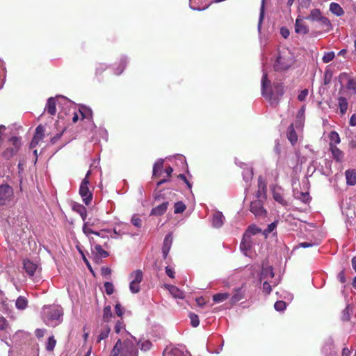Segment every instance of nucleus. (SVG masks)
<instances>
[{
	"label": "nucleus",
	"instance_id": "26",
	"mask_svg": "<svg viewBox=\"0 0 356 356\" xmlns=\"http://www.w3.org/2000/svg\"><path fill=\"white\" fill-rule=\"evenodd\" d=\"M130 277L131 278V281L133 282L140 284L143 278V274L141 270H136L134 271L131 275Z\"/></svg>",
	"mask_w": 356,
	"mask_h": 356
},
{
	"label": "nucleus",
	"instance_id": "60",
	"mask_svg": "<svg viewBox=\"0 0 356 356\" xmlns=\"http://www.w3.org/2000/svg\"><path fill=\"white\" fill-rule=\"evenodd\" d=\"M337 279L342 284L346 282L344 270H341L338 273Z\"/></svg>",
	"mask_w": 356,
	"mask_h": 356
},
{
	"label": "nucleus",
	"instance_id": "25",
	"mask_svg": "<svg viewBox=\"0 0 356 356\" xmlns=\"http://www.w3.org/2000/svg\"><path fill=\"white\" fill-rule=\"evenodd\" d=\"M163 356H187V354L179 348H174L169 350H165Z\"/></svg>",
	"mask_w": 356,
	"mask_h": 356
},
{
	"label": "nucleus",
	"instance_id": "40",
	"mask_svg": "<svg viewBox=\"0 0 356 356\" xmlns=\"http://www.w3.org/2000/svg\"><path fill=\"white\" fill-rule=\"evenodd\" d=\"M261 232V229L259 228L255 225H251L248 227L246 232L245 233H248L250 234V237L251 238V235L257 234Z\"/></svg>",
	"mask_w": 356,
	"mask_h": 356
},
{
	"label": "nucleus",
	"instance_id": "28",
	"mask_svg": "<svg viewBox=\"0 0 356 356\" xmlns=\"http://www.w3.org/2000/svg\"><path fill=\"white\" fill-rule=\"evenodd\" d=\"M273 199L278 203L281 204L283 206H286L288 204L287 201L284 198L282 194L279 191L274 190L273 192Z\"/></svg>",
	"mask_w": 356,
	"mask_h": 356
},
{
	"label": "nucleus",
	"instance_id": "37",
	"mask_svg": "<svg viewBox=\"0 0 356 356\" xmlns=\"http://www.w3.org/2000/svg\"><path fill=\"white\" fill-rule=\"evenodd\" d=\"M44 136V127L42 124H39L35 129L34 137L42 140Z\"/></svg>",
	"mask_w": 356,
	"mask_h": 356
},
{
	"label": "nucleus",
	"instance_id": "4",
	"mask_svg": "<svg viewBox=\"0 0 356 356\" xmlns=\"http://www.w3.org/2000/svg\"><path fill=\"white\" fill-rule=\"evenodd\" d=\"M8 143L9 147H8L2 153V156L6 159L10 160L14 156H15L22 147V138L17 136L10 137Z\"/></svg>",
	"mask_w": 356,
	"mask_h": 356
},
{
	"label": "nucleus",
	"instance_id": "22",
	"mask_svg": "<svg viewBox=\"0 0 356 356\" xmlns=\"http://www.w3.org/2000/svg\"><path fill=\"white\" fill-rule=\"evenodd\" d=\"M338 106L340 110V114L343 115L348 108V99L344 97H339L337 98Z\"/></svg>",
	"mask_w": 356,
	"mask_h": 356
},
{
	"label": "nucleus",
	"instance_id": "57",
	"mask_svg": "<svg viewBox=\"0 0 356 356\" xmlns=\"http://www.w3.org/2000/svg\"><path fill=\"white\" fill-rule=\"evenodd\" d=\"M297 198L300 199L303 202H306L309 198V193L307 192H300V195H298Z\"/></svg>",
	"mask_w": 356,
	"mask_h": 356
},
{
	"label": "nucleus",
	"instance_id": "35",
	"mask_svg": "<svg viewBox=\"0 0 356 356\" xmlns=\"http://www.w3.org/2000/svg\"><path fill=\"white\" fill-rule=\"evenodd\" d=\"M127 66V61L125 59H122L119 62L118 67L115 69L114 73L116 75H120L124 70Z\"/></svg>",
	"mask_w": 356,
	"mask_h": 356
},
{
	"label": "nucleus",
	"instance_id": "45",
	"mask_svg": "<svg viewBox=\"0 0 356 356\" xmlns=\"http://www.w3.org/2000/svg\"><path fill=\"white\" fill-rule=\"evenodd\" d=\"M274 307H275V310H277L278 312H282L286 309V304L284 301L279 300V301L275 302V303L274 305Z\"/></svg>",
	"mask_w": 356,
	"mask_h": 356
},
{
	"label": "nucleus",
	"instance_id": "64",
	"mask_svg": "<svg viewBox=\"0 0 356 356\" xmlns=\"http://www.w3.org/2000/svg\"><path fill=\"white\" fill-rule=\"evenodd\" d=\"M349 124L350 126H356V114H353L350 118Z\"/></svg>",
	"mask_w": 356,
	"mask_h": 356
},
{
	"label": "nucleus",
	"instance_id": "61",
	"mask_svg": "<svg viewBox=\"0 0 356 356\" xmlns=\"http://www.w3.org/2000/svg\"><path fill=\"white\" fill-rule=\"evenodd\" d=\"M115 313L118 315V316L121 317L123 314V309L120 303H117L115 306Z\"/></svg>",
	"mask_w": 356,
	"mask_h": 356
},
{
	"label": "nucleus",
	"instance_id": "58",
	"mask_svg": "<svg viewBox=\"0 0 356 356\" xmlns=\"http://www.w3.org/2000/svg\"><path fill=\"white\" fill-rule=\"evenodd\" d=\"M8 327V322L4 317H0V330H5Z\"/></svg>",
	"mask_w": 356,
	"mask_h": 356
},
{
	"label": "nucleus",
	"instance_id": "59",
	"mask_svg": "<svg viewBox=\"0 0 356 356\" xmlns=\"http://www.w3.org/2000/svg\"><path fill=\"white\" fill-rule=\"evenodd\" d=\"M65 129L59 134H57L56 136H54V137H52L51 138V143L52 145L55 144L62 136V135L63 134L64 131H65Z\"/></svg>",
	"mask_w": 356,
	"mask_h": 356
},
{
	"label": "nucleus",
	"instance_id": "13",
	"mask_svg": "<svg viewBox=\"0 0 356 356\" xmlns=\"http://www.w3.org/2000/svg\"><path fill=\"white\" fill-rule=\"evenodd\" d=\"M245 298V290L243 287H238L234 289V294L230 298V302L234 305Z\"/></svg>",
	"mask_w": 356,
	"mask_h": 356
},
{
	"label": "nucleus",
	"instance_id": "62",
	"mask_svg": "<svg viewBox=\"0 0 356 356\" xmlns=\"http://www.w3.org/2000/svg\"><path fill=\"white\" fill-rule=\"evenodd\" d=\"M280 34L284 38L286 39L289 36L290 32L287 28L282 27L280 29Z\"/></svg>",
	"mask_w": 356,
	"mask_h": 356
},
{
	"label": "nucleus",
	"instance_id": "11",
	"mask_svg": "<svg viewBox=\"0 0 356 356\" xmlns=\"http://www.w3.org/2000/svg\"><path fill=\"white\" fill-rule=\"evenodd\" d=\"M267 187L265 182L262 180L261 177L258 179V190L255 193V197L257 200H266V199Z\"/></svg>",
	"mask_w": 356,
	"mask_h": 356
},
{
	"label": "nucleus",
	"instance_id": "43",
	"mask_svg": "<svg viewBox=\"0 0 356 356\" xmlns=\"http://www.w3.org/2000/svg\"><path fill=\"white\" fill-rule=\"evenodd\" d=\"M163 167V161L161 160L154 163L153 167V175L156 176Z\"/></svg>",
	"mask_w": 356,
	"mask_h": 356
},
{
	"label": "nucleus",
	"instance_id": "51",
	"mask_svg": "<svg viewBox=\"0 0 356 356\" xmlns=\"http://www.w3.org/2000/svg\"><path fill=\"white\" fill-rule=\"evenodd\" d=\"M131 222L132 224L137 227H140L142 226V220L140 218H138L137 216L134 215L131 218Z\"/></svg>",
	"mask_w": 356,
	"mask_h": 356
},
{
	"label": "nucleus",
	"instance_id": "47",
	"mask_svg": "<svg viewBox=\"0 0 356 356\" xmlns=\"http://www.w3.org/2000/svg\"><path fill=\"white\" fill-rule=\"evenodd\" d=\"M79 111L82 116V119L92 118V111L88 108H84L82 109H79Z\"/></svg>",
	"mask_w": 356,
	"mask_h": 356
},
{
	"label": "nucleus",
	"instance_id": "24",
	"mask_svg": "<svg viewBox=\"0 0 356 356\" xmlns=\"http://www.w3.org/2000/svg\"><path fill=\"white\" fill-rule=\"evenodd\" d=\"M330 10L337 17L343 15L344 11L339 3H331L330 5Z\"/></svg>",
	"mask_w": 356,
	"mask_h": 356
},
{
	"label": "nucleus",
	"instance_id": "63",
	"mask_svg": "<svg viewBox=\"0 0 356 356\" xmlns=\"http://www.w3.org/2000/svg\"><path fill=\"white\" fill-rule=\"evenodd\" d=\"M178 177L179 179H181V180H183L186 183V184L187 185V186L189 189H191L192 185L184 174H179L178 175Z\"/></svg>",
	"mask_w": 356,
	"mask_h": 356
},
{
	"label": "nucleus",
	"instance_id": "33",
	"mask_svg": "<svg viewBox=\"0 0 356 356\" xmlns=\"http://www.w3.org/2000/svg\"><path fill=\"white\" fill-rule=\"evenodd\" d=\"M27 299L23 296H19L17 300L15 305L19 309H24L27 307Z\"/></svg>",
	"mask_w": 356,
	"mask_h": 356
},
{
	"label": "nucleus",
	"instance_id": "56",
	"mask_svg": "<svg viewBox=\"0 0 356 356\" xmlns=\"http://www.w3.org/2000/svg\"><path fill=\"white\" fill-rule=\"evenodd\" d=\"M263 291L266 294H270L272 291L270 284L266 281L263 284Z\"/></svg>",
	"mask_w": 356,
	"mask_h": 356
},
{
	"label": "nucleus",
	"instance_id": "42",
	"mask_svg": "<svg viewBox=\"0 0 356 356\" xmlns=\"http://www.w3.org/2000/svg\"><path fill=\"white\" fill-rule=\"evenodd\" d=\"M334 56H335V54H334V51L326 52L323 55V56L322 58V60L323 63H327L332 61L334 59Z\"/></svg>",
	"mask_w": 356,
	"mask_h": 356
},
{
	"label": "nucleus",
	"instance_id": "15",
	"mask_svg": "<svg viewBox=\"0 0 356 356\" xmlns=\"http://www.w3.org/2000/svg\"><path fill=\"white\" fill-rule=\"evenodd\" d=\"M172 235L170 234H169L167 236H165V237L163 240V247H162V253H163L164 259H165L167 257V256L170 252V248L172 245Z\"/></svg>",
	"mask_w": 356,
	"mask_h": 356
},
{
	"label": "nucleus",
	"instance_id": "8",
	"mask_svg": "<svg viewBox=\"0 0 356 356\" xmlns=\"http://www.w3.org/2000/svg\"><path fill=\"white\" fill-rule=\"evenodd\" d=\"M13 195V190L8 184L0 186V204L3 205L7 201L10 200Z\"/></svg>",
	"mask_w": 356,
	"mask_h": 356
},
{
	"label": "nucleus",
	"instance_id": "10",
	"mask_svg": "<svg viewBox=\"0 0 356 356\" xmlns=\"http://www.w3.org/2000/svg\"><path fill=\"white\" fill-rule=\"evenodd\" d=\"M63 314V309L60 307H54L47 308V310L44 312L45 317L49 321H58Z\"/></svg>",
	"mask_w": 356,
	"mask_h": 356
},
{
	"label": "nucleus",
	"instance_id": "17",
	"mask_svg": "<svg viewBox=\"0 0 356 356\" xmlns=\"http://www.w3.org/2000/svg\"><path fill=\"white\" fill-rule=\"evenodd\" d=\"M346 184L348 186H355L356 184V170L348 169L345 172Z\"/></svg>",
	"mask_w": 356,
	"mask_h": 356
},
{
	"label": "nucleus",
	"instance_id": "9",
	"mask_svg": "<svg viewBox=\"0 0 356 356\" xmlns=\"http://www.w3.org/2000/svg\"><path fill=\"white\" fill-rule=\"evenodd\" d=\"M250 211L254 213L256 217H265L266 211L264 209L263 202L261 200H256L250 203Z\"/></svg>",
	"mask_w": 356,
	"mask_h": 356
},
{
	"label": "nucleus",
	"instance_id": "16",
	"mask_svg": "<svg viewBox=\"0 0 356 356\" xmlns=\"http://www.w3.org/2000/svg\"><path fill=\"white\" fill-rule=\"evenodd\" d=\"M24 269L29 276H33L38 268V265L29 259L24 260Z\"/></svg>",
	"mask_w": 356,
	"mask_h": 356
},
{
	"label": "nucleus",
	"instance_id": "12",
	"mask_svg": "<svg viewBox=\"0 0 356 356\" xmlns=\"http://www.w3.org/2000/svg\"><path fill=\"white\" fill-rule=\"evenodd\" d=\"M330 150L332 152V158L337 162H342L344 159V153L339 148L337 147L334 143H330Z\"/></svg>",
	"mask_w": 356,
	"mask_h": 356
},
{
	"label": "nucleus",
	"instance_id": "21",
	"mask_svg": "<svg viewBox=\"0 0 356 356\" xmlns=\"http://www.w3.org/2000/svg\"><path fill=\"white\" fill-rule=\"evenodd\" d=\"M286 136L290 143L294 145L298 141V136L294 129L293 124H291L287 129Z\"/></svg>",
	"mask_w": 356,
	"mask_h": 356
},
{
	"label": "nucleus",
	"instance_id": "55",
	"mask_svg": "<svg viewBox=\"0 0 356 356\" xmlns=\"http://www.w3.org/2000/svg\"><path fill=\"white\" fill-rule=\"evenodd\" d=\"M341 318L343 321H348L350 320V315L349 309L348 307L343 311Z\"/></svg>",
	"mask_w": 356,
	"mask_h": 356
},
{
	"label": "nucleus",
	"instance_id": "54",
	"mask_svg": "<svg viewBox=\"0 0 356 356\" xmlns=\"http://www.w3.org/2000/svg\"><path fill=\"white\" fill-rule=\"evenodd\" d=\"M124 325L123 322L120 321H118L115 325L114 330L116 333H120L122 328H124Z\"/></svg>",
	"mask_w": 356,
	"mask_h": 356
},
{
	"label": "nucleus",
	"instance_id": "32",
	"mask_svg": "<svg viewBox=\"0 0 356 356\" xmlns=\"http://www.w3.org/2000/svg\"><path fill=\"white\" fill-rule=\"evenodd\" d=\"M346 88L356 93V76H348Z\"/></svg>",
	"mask_w": 356,
	"mask_h": 356
},
{
	"label": "nucleus",
	"instance_id": "38",
	"mask_svg": "<svg viewBox=\"0 0 356 356\" xmlns=\"http://www.w3.org/2000/svg\"><path fill=\"white\" fill-rule=\"evenodd\" d=\"M329 138H330V143H332L335 145H337V144H339L340 142H341V139H340L339 135L335 131H332L330 133Z\"/></svg>",
	"mask_w": 356,
	"mask_h": 356
},
{
	"label": "nucleus",
	"instance_id": "18",
	"mask_svg": "<svg viewBox=\"0 0 356 356\" xmlns=\"http://www.w3.org/2000/svg\"><path fill=\"white\" fill-rule=\"evenodd\" d=\"M168 202H164L157 207L153 208L151 211V215L160 216L164 214L168 209Z\"/></svg>",
	"mask_w": 356,
	"mask_h": 356
},
{
	"label": "nucleus",
	"instance_id": "14",
	"mask_svg": "<svg viewBox=\"0 0 356 356\" xmlns=\"http://www.w3.org/2000/svg\"><path fill=\"white\" fill-rule=\"evenodd\" d=\"M295 31L299 34H307L309 32L308 27L305 24L302 19L299 17L296 20Z\"/></svg>",
	"mask_w": 356,
	"mask_h": 356
},
{
	"label": "nucleus",
	"instance_id": "39",
	"mask_svg": "<svg viewBox=\"0 0 356 356\" xmlns=\"http://www.w3.org/2000/svg\"><path fill=\"white\" fill-rule=\"evenodd\" d=\"M174 207H175V210H174L175 213H181L186 209L185 204L181 201L176 202L175 204Z\"/></svg>",
	"mask_w": 356,
	"mask_h": 356
},
{
	"label": "nucleus",
	"instance_id": "1",
	"mask_svg": "<svg viewBox=\"0 0 356 356\" xmlns=\"http://www.w3.org/2000/svg\"><path fill=\"white\" fill-rule=\"evenodd\" d=\"M110 356H138L137 346L131 340L122 341L118 339L113 346Z\"/></svg>",
	"mask_w": 356,
	"mask_h": 356
},
{
	"label": "nucleus",
	"instance_id": "23",
	"mask_svg": "<svg viewBox=\"0 0 356 356\" xmlns=\"http://www.w3.org/2000/svg\"><path fill=\"white\" fill-rule=\"evenodd\" d=\"M46 108L48 113L54 115L56 113V101L54 97H49L47 100Z\"/></svg>",
	"mask_w": 356,
	"mask_h": 356
},
{
	"label": "nucleus",
	"instance_id": "7",
	"mask_svg": "<svg viewBox=\"0 0 356 356\" xmlns=\"http://www.w3.org/2000/svg\"><path fill=\"white\" fill-rule=\"evenodd\" d=\"M83 232L87 236H89L90 234H94L96 236L102 238L104 240L103 245L104 248H108L109 237L106 234V232H108L106 229H102L99 232H95L90 229L88 226L87 223H85L83 227Z\"/></svg>",
	"mask_w": 356,
	"mask_h": 356
},
{
	"label": "nucleus",
	"instance_id": "6",
	"mask_svg": "<svg viewBox=\"0 0 356 356\" xmlns=\"http://www.w3.org/2000/svg\"><path fill=\"white\" fill-rule=\"evenodd\" d=\"M89 241L91 245L93 246L92 252L97 259L106 258L109 256L108 252L102 248L103 246L100 244V241H99L98 238L89 237Z\"/></svg>",
	"mask_w": 356,
	"mask_h": 356
},
{
	"label": "nucleus",
	"instance_id": "48",
	"mask_svg": "<svg viewBox=\"0 0 356 356\" xmlns=\"http://www.w3.org/2000/svg\"><path fill=\"white\" fill-rule=\"evenodd\" d=\"M318 22H320L321 25L325 26L327 30L331 28V23L327 17L322 16Z\"/></svg>",
	"mask_w": 356,
	"mask_h": 356
},
{
	"label": "nucleus",
	"instance_id": "2",
	"mask_svg": "<svg viewBox=\"0 0 356 356\" xmlns=\"http://www.w3.org/2000/svg\"><path fill=\"white\" fill-rule=\"evenodd\" d=\"M284 86L281 83H273V90L270 87V81L268 79L267 74L264 73L261 79V94L269 101L273 99V95L279 99L284 95Z\"/></svg>",
	"mask_w": 356,
	"mask_h": 356
},
{
	"label": "nucleus",
	"instance_id": "29",
	"mask_svg": "<svg viewBox=\"0 0 356 356\" xmlns=\"http://www.w3.org/2000/svg\"><path fill=\"white\" fill-rule=\"evenodd\" d=\"M322 17L321 12L319 9H313L311 10L310 14L305 19L314 21H318Z\"/></svg>",
	"mask_w": 356,
	"mask_h": 356
},
{
	"label": "nucleus",
	"instance_id": "49",
	"mask_svg": "<svg viewBox=\"0 0 356 356\" xmlns=\"http://www.w3.org/2000/svg\"><path fill=\"white\" fill-rule=\"evenodd\" d=\"M129 289L133 293H137L140 291V284L131 282L129 284Z\"/></svg>",
	"mask_w": 356,
	"mask_h": 356
},
{
	"label": "nucleus",
	"instance_id": "46",
	"mask_svg": "<svg viewBox=\"0 0 356 356\" xmlns=\"http://www.w3.org/2000/svg\"><path fill=\"white\" fill-rule=\"evenodd\" d=\"M104 286L105 289L106 293L107 295H111L113 293L114 286H113V283H111L110 282H106L104 284Z\"/></svg>",
	"mask_w": 356,
	"mask_h": 356
},
{
	"label": "nucleus",
	"instance_id": "41",
	"mask_svg": "<svg viewBox=\"0 0 356 356\" xmlns=\"http://www.w3.org/2000/svg\"><path fill=\"white\" fill-rule=\"evenodd\" d=\"M189 318L191 320V324L193 327H196L200 324L199 317L197 314L194 313L189 314Z\"/></svg>",
	"mask_w": 356,
	"mask_h": 356
},
{
	"label": "nucleus",
	"instance_id": "36",
	"mask_svg": "<svg viewBox=\"0 0 356 356\" xmlns=\"http://www.w3.org/2000/svg\"><path fill=\"white\" fill-rule=\"evenodd\" d=\"M112 316L111 307L110 305L104 307L103 310V320L108 322Z\"/></svg>",
	"mask_w": 356,
	"mask_h": 356
},
{
	"label": "nucleus",
	"instance_id": "27",
	"mask_svg": "<svg viewBox=\"0 0 356 356\" xmlns=\"http://www.w3.org/2000/svg\"><path fill=\"white\" fill-rule=\"evenodd\" d=\"M72 209L74 211H76L81 216L83 220H86L87 217V210L84 206L81 204H75L73 206Z\"/></svg>",
	"mask_w": 356,
	"mask_h": 356
},
{
	"label": "nucleus",
	"instance_id": "30",
	"mask_svg": "<svg viewBox=\"0 0 356 356\" xmlns=\"http://www.w3.org/2000/svg\"><path fill=\"white\" fill-rule=\"evenodd\" d=\"M229 297V294L228 293H218L214 294L212 299L213 302L218 303L227 300Z\"/></svg>",
	"mask_w": 356,
	"mask_h": 356
},
{
	"label": "nucleus",
	"instance_id": "3",
	"mask_svg": "<svg viewBox=\"0 0 356 356\" xmlns=\"http://www.w3.org/2000/svg\"><path fill=\"white\" fill-rule=\"evenodd\" d=\"M293 63V56L291 52L286 48L278 51L274 63V70L277 72L287 70Z\"/></svg>",
	"mask_w": 356,
	"mask_h": 356
},
{
	"label": "nucleus",
	"instance_id": "53",
	"mask_svg": "<svg viewBox=\"0 0 356 356\" xmlns=\"http://www.w3.org/2000/svg\"><path fill=\"white\" fill-rule=\"evenodd\" d=\"M170 293L176 298H181V292L175 286H172L170 290Z\"/></svg>",
	"mask_w": 356,
	"mask_h": 356
},
{
	"label": "nucleus",
	"instance_id": "52",
	"mask_svg": "<svg viewBox=\"0 0 356 356\" xmlns=\"http://www.w3.org/2000/svg\"><path fill=\"white\" fill-rule=\"evenodd\" d=\"M277 221H274L273 222L268 225L267 229L264 230V234H270V232H272L277 227Z\"/></svg>",
	"mask_w": 356,
	"mask_h": 356
},
{
	"label": "nucleus",
	"instance_id": "5",
	"mask_svg": "<svg viewBox=\"0 0 356 356\" xmlns=\"http://www.w3.org/2000/svg\"><path fill=\"white\" fill-rule=\"evenodd\" d=\"M90 172L88 171L86 174V177L83 179V181L81 184V186H80V188H79V194L81 196L83 202L86 205H88L92 199V193L89 190V188H88V184H89L88 176L90 175Z\"/></svg>",
	"mask_w": 356,
	"mask_h": 356
},
{
	"label": "nucleus",
	"instance_id": "20",
	"mask_svg": "<svg viewBox=\"0 0 356 356\" xmlns=\"http://www.w3.org/2000/svg\"><path fill=\"white\" fill-rule=\"evenodd\" d=\"M240 248L242 250H250L252 248L251 238L250 237V234L248 233H245L243 234V239L240 244Z\"/></svg>",
	"mask_w": 356,
	"mask_h": 356
},
{
	"label": "nucleus",
	"instance_id": "34",
	"mask_svg": "<svg viewBox=\"0 0 356 356\" xmlns=\"http://www.w3.org/2000/svg\"><path fill=\"white\" fill-rule=\"evenodd\" d=\"M110 332L111 328L109 326L106 325L100 332L98 336L97 342L99 343L102 340L106 339L108 337Z\"/></svg>",
	"mask_w": 356,
	"mask_h": 356
},
{
	"label": "nucleus",
	"instance_id": "44",
	"mask_svg": "<svg viewBox=\"0 0 356 356\" xmlns=\"http://www.w3.org/2000/svg\"><path fill=\"white\" fill-rule=\"evenodd\" d=\"M56 344V341L54 339V337H50L48 339V342H47V344L46 346V349L48 351H52L54 349Z\"/></svg>",
	"mask_w": 356,
	"mask_h": 356
},
{
	"label": "nucleus",
	"instance_id": "31",
	"mask_svg": "<svg viewBox=\"0 0 356 356\" xmlns=\"http://www.w3.org/2000/svg\"><path fill=\"white\" fill-rule=\"evenodd\" d=\"M274 277L273 269L271 266L263 268L261 270V279L273 278Z\"/></svg>",
	"mask_w": 356,
	"mask_h": 356
},
{
	"label": "nucleus",
	"instance_id": "50",
	"mask_svg": "<svg viewBox=\"0 0 356 356\" xmlns=\"http://www.w3.org/2000/svg\"><path fill=\"white\" fill-rule=\"evenodd\" d=\"M309 93V91L307 89L302 90L299 95H298V99L300 102H304L306 99V97H307Z\"/></svg>",
	"mask_w": 356,
	"mask_h": 356
},
{
	"label": "nucleus",
	"instance_id": "19",
	"mask_svg": "<svg viewBox=\"0 0 356 356\" xmlns=\"http://www.w3.org/2000/svg\"><path fill=\"white\" fill-rule=\"evenodd\" d=\"M224 216L220 211H216L213 215L212 224L213 226L219 228L222 226L224 223Z\"/></svg>",
	"mask_w": 356,
	"mask_h": 356
}]
</instances>
